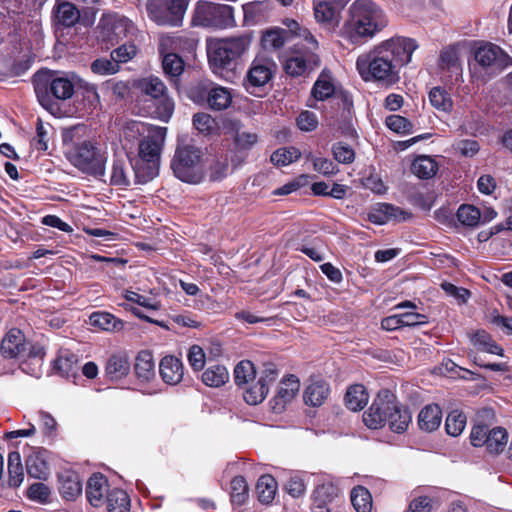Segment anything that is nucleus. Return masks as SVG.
Returning a JSON list of instances; mask_svg holds the SVG:
<instances>
[{"mask_svg": "<svg viewBox=\"0 0 512 512\" xmlns=\"http://www.w3.org/2000/svg\"><path fill=\"white\" fill-rule=\"evenodd\" d=\"M417 44L411 38L393 37L358 56L356 68L365 82L392 86L400 80V69L412 58Z\"/></svg>", "mask_w": 512, "mask_h": 512, "instance_id": "obj_1", "label": "nucleus"}, {"mask_svg": "<svg viewBox=\"0 0 512 512\" xmlns=\"http://www.w3.org/2000/svg\"><path fill=\"white\" fill-rule=\"evenodd\" d=\"M388 24L382 8L372 0H355L347 10L342 35L351 43L373 38Z\"/></svg>", "mask_w": 512, "mask_h": 512, "instance_id": "obj_2", "label": "nucleus"}, {"mask_svg": "<svg viewBox=\"0 0 512 512\" xmlns=\"http://www.w3.org/2000/svg\"><path fill=\"white\" fill-rule=\"evenodd\" d=\"M81 127L63 130L64 154L71 165L84 174L99 177L105 173L106 156L92 140H80Z\"/></svg>", "mask_w": 512, "mask_h": 512, "instance_id": "obj_3", "label": "nucleus"}, {"mask_svg": "<svg viewBox=\"0 0 512 512\" xmlns=\"http://www.w3.org/2000/svg\"><path fill=\"white\" fill-rule=\"evenodd\" d=\"M250 45L246 36L216 40L208 46L209 64L214 73L232 82L235 76V61L241 57Z\"/></svg>", "mask_w": 512, "mask_h": 512, "instance_id": "obj_4", "label": "nucleus"}, {"mask_svg": "<svg viewBox=\"0 0 512 512\" xmlns=\"http://www.w3.org/2000/svg\"><path fill=\"white\" fill-rule=\"evenodd\" d=\"M166 128L153 127L138 143V157L134 173L139 183H145L158 175L161 151L166 137Z\"/></svg>", "mask_w": 512, "mask_h": 512, "instance_id": "obj_5", "label": "nucleus"}, {"mask_svg": "<svg viewBox=\"0 0 512 512\" xmlns=\"http://www.w3.org/2000/svg\"><path fill=\"white\" fill-rule=\"evenodd\" d=\"M135 86L143 95L153 101L155 117L163 122H168L174 112V101L168 95V89L164 82L156 76H148L139 79Z\"/></svg>", "mask_w": 512, "mask_h": 512, "instance_id": "obj_6", "label": "nucleus"}, {"mask_svg": "<svg viewBox=\"0 0 512 512\" xmlns=\"http://www.w3.org/2000/svg\"><path fill=\"white\" fill-rule=\"evenodd\" d=\"M33 83L37 98L43 107H48L50 104V93L58 100L70 99L74 94V84L70 79L53 78L47 72L36 73Z\"/></svg>", "mask_w": 512, "mask_h": 512, "instance_id": "obj_7", "label": "nucleus"}, {"mask_svg": "<svg viewBox=\"0 0 512 512\" xmlns=\"http://www.w3.org/2000/svg\"><path fill=\"white\" fill-rule=\"evenodd\" d=\"M193 23L220 29L232 27L235 25L233 8L229 5L200 1L194 11Z\"/></svg>", "mask_w": 512, "mask_h": 512, "instance_id": "obj_8", "label": "nucleus"}, {"mask_svg": "<svg viewBox=\"0 0 512 512\" xmlns=\"http://www.w3.org/2000/svg\"><path fill=\"white\" fill-rule=\"evenodd\" d=\"M201 151L192 145L178 147L171 167L177 178L188 183H197L201 179Z\"/></svg>", "mask_w": 512, "mask_h": 512, "instance_id": "obj_9", "label": "nucleus"}, {"mask_svg": "<svg viewBox=\"0 0 512 512\" xmlns=\"http://www.w3.org/2000/svg\"><path fill=\"white\" fill-rule=\"evenodd\" d=\"M188 0H149L147 11L159 25L178 26L187 9Z\"/></svg>", "mask_w": 512, "mask_h": 512, "instance_id": "obj_10", "label": "nucleus"}, {"mask_svg": "<svg viewBox=\"0 0 512 512\" xmlns=\"http://www.w3.org/2000/svg\"><path fill=\"white\" fill-rule=\"evenodd\" d=\"M296 44L287 55L284 62L285 72L298 77L304 75L320 65V57L316 53L318 49H312V45Z\"/></svg>", "mask_w": 512, "mask_h": 512, "instance_id": "obj_11", "label": "nucleus"}, {"mask_svg": "<svg viewBox=\"0 0 512 512\" xmlns=\"http://www.w3.org/2000/svg\"><path fill=\"white\" fill-rule=\"evenodd\" d=\"M394 408V395L384 390L378 394L372 405L363 414V422L370 429H379L387 421L390 409Z\"/></svg>", "mask_w": 512, "mask_h": 512, "instance_id": "obj_12", "label": "nucleus"}, {"mask_svg": "<svg viewBox=\"0 0 512 512\" xmlns=\"http://www.w3.org/2000/svg\"><path fill=\"white\" fill-rule=\"evenodd\" d=\"M475 61L483 69L501 71L512 64V58L499 46L488 43L475 50Z\"/></svg>", "mask_w": 512, "mask_h": 512, "instance_id": "obj_13", "label": "nucleus"}, {"mask_svg": "<svg viewBox=\"0 0 512 512\" xmlns=\"http://www.w3.org/2000/svg\"><path fill=\"white\" fill-rule=\"evenodd\" d=\"M275 68V62L268 56H256L244 81L246 89L249 91L250 87L257 88L267 84L271 80Z\"/></svg>", "mask_w": 512, "mask_h": 512, "instance_id": "obj_14", "label": "nucleus"}, {"mask_svg": "<svg viewBox=\"0 0 512 512\" xmlns=\"http://www.w3.org/2000/svg\"><path fill=\"white\" fill-rule=\"evenodd\" d=\"M173 39L169 36H162L160 38L159 52L162 55V66L165 74L174 78L182 74L184 70V61L182 58L173 52H168Z\"/></svg>", "mask_w": 512, "mask_h": 512, "instance_id": "obj_15", "label": "nucleus"}, {"mask_svg": "<svg viewBox=\"0 0 512 512\" xmlns=\"http://www.w3.org/2000/svg\"><path fill=\"white\" fill-rule=\"evenodd\" d=\"M109 485L106 477L100 473H94L87 482L86 497L94 507L104 504L109 494Z\"/></svg>", "mask_w": 512, "mask_h": 512, "instance_id": "obj_16", "label": "nucleus"}, {"mask_svg": "<svg viewBox=\"0 0 512 512\" xmlns=\"http://www.w3.org/2000/svg\"><path fill=\"white\" fill-rule=\"evenodd\" d=\"M130 368L131 363L127 354H113L106 362L105 375L110 381H119L129 374Z\"/></svg>", "mask_w": 512, "mask_h": 512, "instance_id": "obj_17", "label": "nucleus"}, {"mask_svg": "<svg viewBox=\"0 0 512 512\" xmlns=\"http://www.w3.org/2000/svg\"><path fill=\"white\" fill-rule=\"evenodd\" d=\"M159 371L163 381L170 385L178 384L184 374L181 360L171 355L162 358L159 364Z\"/></svg>", "mask_w": 512, "mask_h": 512, "instance_id": "obj_18", "label": "nucleus"}, {"mask_svg": "<svg viewBox=\"0 0 512 512\" xmlns=\"http://www.w3.org/2000/svg\"><path fill=\"white\" fill-rule=\"evenodd\" d=\"M25 349L26 343L24 335L18 329H11L1 343V352L6 358L19 357L24 353Z\"/></svg>", "mask_w": 512, "mask_h": 512, "instance_id": "obj_19", "label": "nucleus"}, {"mask_svg": "<svg viewBox=\"0 0 512 512\" xmlns=\"http://www.w3.org/2000/svg\"><path fill=\"white\" fill-rule=\"evenodd\" d=\"M59 491L62 497L73 501L82 493V483L77 473L65 471L59 475Z\"/></svg>", "mask_w": 512, "mask_h": 512, "instance_id": "obj_20", "label": "nucleus"}, {"mask_svg": "<svg viewBox=\"0 0 512 512\" xmlns=\"http://www.w3.org/2000/svg\"><path fill=\"white\" fill-rule=\"evenodd\" d=\"M300 389V381L294 375L283 379L280 383L279 390L275 397V408L283 409L286 404L290 403L298 394Z\"/></svg>", "mask_w": 512, "mask_h": 512, "instance_id": "obj_21", "label": "nucleus"}, {"mask_svg": "<svg viewBox=\"0 0 512 512\" xmlns=\"http://www.w3.org/2000/svg\"><path fill=\"white\" fill-rule=\"evenodd\" d=\"M53 14L56 23L64 27H72L80 19V12L77 7L68 1L57 3Z\"/></svg>", "mask_w": 512, "mask_h": 512, "instance_id": "obj_22", "label": "nucleus"}, {"mask_svg": "<svg viewBox=\"0 0 512 512\" xmlns=\"http://www.w3.org/2000/svg\"><path fill=\"white\" fill-rule=\"evenodd\" d=\"M442 411L437 404L426 405L418 415L419 428L426 432H432L440 426Z\"/></svg>", "mask_w": 512, "mask_h": 512, "instance_id": "obj_23", "label": "nucleus"}, {"mask_svg": "<svg viewBox=\"0 0 512 512\" xmlns=\"http://www.w3.org/2000/svg\"><path fill=\"white\" fill-rule=\"evenodd\" d=\"M329 386L321 380H311L304 390V401L307 405L318 407L327 399Z\"/></svg>", "mask_w": 512, "mask_h": 512, "instance_id": "obj_24", "label": "nucleus"}, {"mask_svg": "<svg viewBox=\"0 0 512 512\" xmlns=\"http://www.w3.org/2000/svg\"><path fill=\"white\" fill-rule=\"evenodd\" d=\"M409 213L392 204L382 203L377 211L369 213L368 219L375 224H384L389 219L405 220Z\"/></svg>", "mask_w": 512, "mask_h": 512, "instance_id": "obj_25", "label": "nucleus"}, {"mask_svg": "<svg viewBox=\"0 0 512 512\" xmlns=\"http://www.w3.org/2000/svg\"><path fill=\"white\" fill-rule=\"evenodd\" d=\"M288 41L287 30L274 27L265 30L261 36V46L267 51H277Z\"/></svg>", "mask_w": 512, "mask_h": 512, "instance_id": "obj_26", "label": "nucleus"}, {"mask_svg": "<svg viewBox=\"0 0 512 512\" xmlns=\"http://www.w3.org/2000/svg\"><path fill=\"white\" fill-rule=\"evenodd\" d=\"M411 419L408 409L398 406L394 401V408L388 412L386 423L389 424L392 431L403 433L408 428Z\"/></svg>", "mask_w": 512, "mask_h": 512, "instance_id": "obj_27", "label": "nucleus"}, {"mask_svg": "<svg viewBox=\"0 0 512 512\" xmlns=\"http://www.w3.org/2000/svg\"><path fill=\"white\" fill-rule=\"evenodd\" d=\"M232 103L230 90L222 86H214L207 93V104L212 110L227 109Z\"/></svg>", "mask_w": 512, "mask_h": 512, "instance_id": "obj_28", "label": "nucleus"}, {"mask_svg": "<svg viewBox=\"0 0 512 512\" xmlns=\"http://www.w3.org/2000/svg\"><path fill=\"white\" fill-rule=\"evenodd\" d=\"M412 172L421 179H430L438 171V163L430 156L420 155L412 162Z\"/></svg>", "mask_w": 512, "mask_h": 512, "instance_id": "obj_29", "label": "nucleus"}, {"mask_svg": "<svg viewBox=\"0 0 512 512\" xmlns=\"http://www.w3.org/2000/svg\"><path fill=\"white\" fill-rule=\"evenodd\" d=\"M26 470L30 477L45 480L49 476V466L42 453H33L26 459Z\"/></svg>", "mask_w": 512, "mask_h": 512, "instance_id": "obj_30", "label": "nucleus"}, {"mask_svg": "<svg viewBox=\"0 0 512 512\" xmlns=\"http://www.w3.org/2000/svg\"><path fill=\"white\" fill-rule=\"evenodd\" d=\"M89 323L91 326L105 331H119L123 328V322L107 312L92 313Z\"/></svg>", "mask_w": 512, "mask_h": 512, "instance_id": "obj_31", "label": "nucleus"}, {"mask_svg": "<svg viewBox=\"0 0 512 512\" xmlns=\"http://www.w3.org/2000/svg\"><path fill=\"white\" fill-rule=\"evenodd\" d=\"M439 67L449 72L451 76L458 77L462 74L459 56L454 47H448L441 52Z\"/></svg>", "mask_w": 512, "mask_h": 512, "instance_id": "obj_32", "label": "nucleus"}, {"mask_svg": "<svg viewBox=\"0 0 512 512\" xmlns=\"http://www.w3.org/2000/svg\"><path fill=\"white\" fill-rule=\"evenodd\" d=\"M368 402V394L363 385L355 384L349 387L345 395V404L352 411H359Z\"/></svg>", "mask_w": 512, "mask_h": 512, "instance_id": "obj_33", "label": "nucleus"}, {"mask_svg": "<svg viewBox=\"0 0 512 512\" xmlns=\"http://www.w3.org/2000/svg\"><path fill=\"white\" fill-rule=\"evenodd\" d=\"M135 373L139 379L149 381L155 375V363L151 353L142 351L138 354L135 361Z\"/></svg>", "mask_w": 512, "mask_h": 512, "instance_id": "obj_34", "label": "nucleus"}, {"mask_svg": "<svg viewBox=\"0 0 512 512\" xmlns=\"http://www.w3.org/2000/svg\"><path fill=\"white\" fill-rule=\"evenodd\" d=\"M8 484L10 487H19L24 480V469L21 462V455L17 451L10 452L8 455Z\"/></svg>", "mask_w": 512, "mask_h": 512, "instance_id": "obj_35", "label": "nucleus"}, {"mask_svg": "<svg viewBox=\"0 0 512 512\" xmlns=\"http://www.w3.org/2000/svg\"><path fill=\"white\" fill-rule=\"evenodd\" d=\"M277 482L271 475H262L256 484V492L260 502L269 504L275 497Z\"/></svg>", "mask_w": 512, "mask_h": 512, "instance_id": "obj_36", "label": "nucleus"}, {"mask_svg": "<svg viewBox=\"0 0 512 512\" xmlns=\"http://www.w3.org/2000/svg\"><path fill=\"white\" fill-rule=\"evenodd\" d=\"M130 172V166L124 159H114L110 176V184L119 187L129 186L131 183Z\"/></svg>", "mask_w": 512, "mask_h": 512, "instance_id": "obj_37", "label": "nucleus"}, {"mask_svg": "<svg viewBox=\"0 0 512 512\" xmlns=\"http://www.w3.org/2000/svg\"><path fill=\"white\" fill-rule=\"evenodd\" d=\"M338 14V8L328 0L314 1V16L317 22L321 24H332Z\"/></svg>", "mask_w": 512, "mask_h": 512, "instance_id": "obj_38", "label": "nucleus"}, {"mask_svg": "<svg viewBox=\"0 0 512 512\" xmlns=\"http://www.w3.org/2000/svg\"><path fill=\"white\" fill-rule=\"evenodd\" d=\"M229 379V373L225 366L212 365L202 374V381L209 387H220Z\"/></svg>", "mask_w": 512, "mask_h": 512, "instance_id": "obj_39", "label": "nucleus"}, {"mask_svg": "<svg viewBox=\"0 0 512 512\" xmlns=\"http://www.w3.org/2000/svg\"><path fill=\"white\" fill-rule=\"evenodd\" d=\"M508 439L506 429L502 427H494L490 429L487 441L484 446L492 454H498L504 450Z\"/></svg>", "mask_w": 512, "mask_h": 512, "instance_id": "obj_40", "label": "nucleus"}, {"mask_svg": "<svg viewBox=\"0 0 512 512\" xmlns=\"http://www.w3.org/2000/svg\"><path fill=\"white\" fill-rule=\"evenodd\" d=\"M108 512H129L130 500L127 493L121 489H113L107 497Z\"/></svg>", "mask_w": 512, "mask_h": 512, "instance_id": "obj_41", "label": "nucleus"}, {"mask_svg": "<svg viewBox=\"0 0 512 512\" xmlns=\"http://www.w3.org/2000/svg\"><path fill=\"white\" fill-rule=\"evenodd\" d=\"M154 126H148L143 122L139 121H131L128 122L123 129V137L126 142L125 147L128 143L134 144L139 143L140 139L143 138L148 133V130L153 128Z\"/></svg>", "mask_w": 512, "mask_h": 512, "instance_id": "obj_42", "label": "nucleus"}, {"mask_svg": "<svg viewBox=\"0 0 512 512\" xmlns=\"http://www.w3.org/2000/svg\"><path fill=\"white\" fill-rule=\"evenodd\" d=\"M431 105L443 112H450L453 108V100L449 93L442 87H433L429 92Z\"/></svg>", "mask_w": 512, "mask_h": 512, "instance_id": "obj_43", "label": "nucleus"}, {"mask_svg": "<svg viewBox=\"0 0 512 512\" xmlns=\"http://www.w3.org/2000/svg\"><path fill=\"white\" fill-rule=\"evenodd\" d=\"M334 93V85L331 76L326 71H322L312 88V95L316 100H325Z\"/></svg>", "mask_w": 512, "mask_h": 512, "instance_id": "obj_44", "label": "nucleus"}, {"mask_svg": "<svg viewBox=\"0 0 512 512\" xmlns=\"http://www.w3.org/2000/svg\"><path fill=\"white\" fill-rule=\"evenodd\" d=\"M351 502L357 512H370L372 509L371 494L363 486L353 488L351 491Z\"/></svg>", "mask_w": 512, "mask_h": 512, "instance_id": "obj_45", "label": "nucleus"}, {"mask_svg": "<svg viewBox=\"0 0 512 512\" xmlns=\"http://www.w3.org/2000/svg\"><path fill=\"white\" fill-rule=\"evenodd\" d=\"M339 494L338 488L332 483L319 485L314 491V502L318 508H324L332 502Z\"/></svg>", "mask_w": 512, "mask_h": 512, "instance_id": "obj_46", "label": "nucleus"}, {"mask_svg": "<svg viewBox=\"0 0 512 512\" xmlns=\"http://www.w3.org/2000/svg\"><path fill=\"white\" fill-rule=\"evenodd\" d=\"M472 343L481 351L500 356L503 355V349L485 331L476 332L472 337Z\"/></svg>", "mask_w": 512, "mask_h": 512, "instance_id": "obj_47", "label": "nucleus"}, {"mask_svg": "<svg viewBox=\"0 0 512 512\" xmlns=\"http://www.w3.org/2000/svg\"><path fill=\"white\" fill-rule=\"evenodd\" d=\"M301 157V152L295 147H283L274 151L271 162L277 166H287Z\"/></svg>", "mask_w": 512, "mask_h": 512, "instance_id": "obj_48", "label": "nucleus"}, {"mask_svg": "<svg viewBox=\"0 0 512 512\" xmlns=\"http://www.w3.org/2000/svg\"><path fill=\"white\" fill-rule=\"evenodd\" d=\"M284 24L289 30L287 31L288 35L292 34L298 36L302 38L306 44L312 45V49H319L318 41L307 28L301 27L299 23L293 19L284 20Z\"/></svg>", "mask_w": 512, "mask_h": 512, "instance_id": "obj_49", "label": "nucleus"}, {"mask_svg": "<svg viewBox=\"0 0 512 512\" xmlns=\"http://www.w3.org/2000/svg\"><path fill=\"white\" fill-rule=\"evenodd\" d=\"M457 218L461 224L475 227L480 223L482 214L480 210L473 205H461L457 211Z\"/></svg>", "mask_w": 512, "mask_h": 512, "instance_id": "obj_50", "label": "nucleus"}, {"mask_svg": "<svg viewBox=\"0 0 512 512\" xmlns=\"http://www.w3.org/2000/svg\"><path fill=\"white\" fill-rule=\"evenodd\" d=\"M466 426V416L458 410L450 412L445 421V428L449 435L459 436Z\"/></svg>", "mask_w": 512, "mask_h": 512, "instance_id": "obj_51", "label": "nucleus"}, {"mask_svg": "<svg viewBox=\"0 0 512 512\" xmlns=\"http://www.w3.org/2000/svg\"><path fill=\"white\" fill-rule=\"evenodd\" d=\"M248 497V485L243 476H236L231 481V501L241 506Z\"/></svg>", "mask_w": 512, "mask_h": 512, "instance_id": "obj_52", "label": "nucleus"}, {"mask_svg": "<svg viewBox=\"0 0 512 512\" xmlns=\"http://www.w3.org/2000/svg\"><path fill=\"white\" fill-rule=\"evenodd\" d=\"M256 371L251 361L244 360L239 362L234 369V379L237 385L248 384L255 378Z\"/></svg>", "mask_w": 512, "mask_h": 512, "instance_id": "obj_53", "label": "nucleus"}, {"mask_svg": "<svg viewBox=\"0 0 512 512\" xmlns=\"http://www.w3.org/2000/svg\"><path fill=\"white\" fill-rule=\"evenodd\" d=\"M51 126L44 123L41 118L36 122V135L32 141L33 146L39 151H46L50 140Z\"/></svg>", "mask_w": 512, "mask_h": 512, "instance_id": "obj_54", "label": "nucleus"}, {"mask_svg": "<svg viewBox=\"0 0 512 512\" xmlns=\"http://www.w3.org/2000/svg\"><path fill=\"white\" fill-rule=\"evenodd\" d=\"M26 496L31 501L45 504L50 501L51 489L42 482H35L28 487Z\"/></svg>", "mask_w": 512, "mask_h": 512, "instance_id": "obj_55", "label": "nucleus"}, {"mask_svg": "<svg viewBox=\"0 0 512 512\" xmlns=\"http://www.w3.org/2000/svg\"><path fill=\"white\" fill-rule=\"evenodd\" d=\"M124 298L127 301L133 302L150 310H158L161 307L160 301L153 296L141 295L135 291L126 290L124 292Z\"/></svg>", "mask_w": 512, "mask_h": 512, "instance_id": "obj_56", "label": "nucleus"}, {"mask_svg": "<svg viewBox=\"0 0 512 512\" xmlns=\"http://www.w3.org/2000/svg\"><path fill=\"white\" fill-rule=\"evenodd\" d=\"M269 391L267 383L257 382L244 392V400L250 405L262 402Z\"/></svg>", "mask_w": 512, "mask_h": 512, "instance_id": "obj_57", "label": "nucleus"}, {"mask_svg": "<svg viewBox=\"0 0 512 512\" xmlns=\"http://www.w3.org/2000/svg\"><path fill=\"white\" fill-rule=\"evenodd\" d=\"M332 154L334 159L341 164H351L355 160V151L350 145L344 142L333 144Z\"/></svg>", "mask_w": 512, "mask_h": 512, "instance_id": "obj_58", "label": "nucleus"}, {"mask_svg": "<svg viewBox=\"0 0 512 512\" xmlns=\"http://www.w3.org/2000/svg\"><path fill=\"white\" fill-rule=\"evenodd\" d=\"M193 125L204 134H211L217 127L215 119L207 113H196L193 116Z\"/></svg>", "mask_w": 512, "mask_h": 512, "instance_id": "obj_59", "label": "nucleus"}, {"mask_svg": "<svg viewBox=\"0 0 512 512\" xmlns=\"http://www.w3.org/2000/svg\"><path fill=\"white\" fill-rule=\"evenodd\" d=\"M387 127L399 134H409L412 132V124L405 117L400 115H391L386 118Z\"/></svg>", "mask_w": 512, "mask_h": 512, "instance_id": "obj_60", "label": "nucleus"}, {"mask_svg": "<svg viewBox=\"0 0 512 512\" xmlns=\"http://www.w3.org/2000/svg\"><path fill=\"white\" fill-rule=\"evenodd\" d=\"M91 70L98 75H111L119 71V65L113 59L99 58L92 62Z\"/></svg>", "mask_w": 512, "mask_h": 512, "instance_id": "obj_61", "label": "nucleus"}, {"mask_svg": "<svg viewBox=\"0 0 512 512\" xmlns=\"http://www.w3.org/2000/svg\"><path fill=\"white\" fill-rule=\"evenodd\" d=\"M137 54V48L134 44H123L111 52V59L119 65V63H126Z\"/></svg>", "mask_w": 512, "mask_h": 512, "instance_id": "obj_62", "label": "nucleus"}, {"mask_svg": "<svg viewBox=\"0 0 512 512\" xmlns=\"http://www.w3.org/2000/svg\"><path fill=\"white\" fill-rule=\"evenodd\" d=\"M188 361L190 366L196 370H201L205 365V353L199 345H193L188 352Z\"/></svg>", "mask_w": 512, "mask_h": 512, "instance_id": "obj_63", "label": "nucleus"}, {"mask_svg": "<svg viewBox=\"0 0 512 512\" xmlns=\"http://www.w3.org/2000/svg\"><path fill=\"white\" fill-rule=\"evenodd\" d=\"M432 499L428 496H420L413 499L406 512H431Z\"/></svg>", "mask_w": 512, "mask_h": 512, "instance_id": "obj_64", "label": "nucleus"}]
</instances>
